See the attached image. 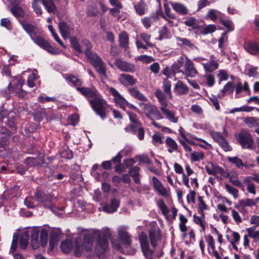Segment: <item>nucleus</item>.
Segmentation results:
<instances>
[{"instance_id":"nucleus-58","label":"nucleus","mask_w":259,"mask_h":259,"mask_svg":"<svg viewBox=\"0 0 259 259\" xmlns=\"http://www.w3.org/2000/svg\"><path fill=\"white\" fill-rule=\"evenodd\" d=\"M255 229L254 227L252 226L246 229L249 237L253 239L258 238L259 236V231H254Z\"/></svg>"},{"instance_id":"nucleus-24","label":"nucleus","mask_w":259,"mask_h":259,"mask_svg":"<svg viewBox=\"0 0 259 259\" xmlns=\"http://www.w3.org/2000/svg\"><path fill=\"white\" fill-rule=\"evenodd\" d=\"M119 44L121 47L127 49L129 47V36L125 31L120 32L118 35Z\"/></svg>"},{"instance_id":"nucleus-10","label":"nucleus","mask_w":259,"mask_h":259,"mask_svg":"<svg viewBox=\"0 0 259 259\" xmlns=\"http://www.w3.org/2000/svg\"><path fill=\"white\" fill-rule=\"evenodd\" d=\"M127 229L128 228L125 226H121L117 229L119 240L121 243L126 246H129L132 242L131 235L127 232Z\"/></svg>"},{"instance_id":"nucleus-57","label":"nucleus","mask_w":259,"mask_h":259,"mask_svg":"<svg viewBox=\"0 0 259 259\" xmlns=\"http://www.w3.org/2000/svg\"><path fill=\"white\" fill-rule=\"evenodd\" d=\"M227 29V32L232 31L234 29V26L233 22L230 20H224L221 19L220 22Z\"/></svg>"},{"instance_id":"nucleus-44","label":"nucleus","mask_w":259,"mask_h":259,"mask_svg":"<svg viewBox=\"0 0 259 259\" xmlns=\"http://www.w3.org/2000/svg\"><path fill=\"white\" fill-rule=\"evenodd\" d=\"M227 159L229 162L235 164L237 168L239 169L243 168V162L242 160L238 157H228Z\"/></svg>"},{"instance_id":"nucleus-1","label":"nucleus","mask_w":259,"mask_h":259,"mask_svg":"<svg viewBox=\"0 0 259 259\" xmlns=\"http://www.w3.org/2000/svg\"><path fill=\"white\" fill-rule=\"evenodd\" d=\"M70 42L72 47L78 53H80L84 51L88 61L100 74L101 78H106L107 77L106 64L97 54L91 51L92 46L88 40H83L81 46L79 45L75 37H72L70 39Z\"/></svg>"},{"instance_id":"nucleus-63","label":"nucleus","mask_w":259,"mask_h":259,"mask_svg":"<svg viewBox=\"0 0 259 259\" xmlns=\"http://www.w3.org/2000/svg\"><path fill=\"white\" fill-rule=\"evenodd\" d=\"M128 114L130 120L132 123V124L134 125L136 127H138L140 124V122L137 118V115L132 112H129Z\"/></svg>"},{"instance_id":"nucleus-23","label":"nucleus","mask_w":259,"mask_h":259,"mask_svg":"<svg viewBox=\"0 0 259 259\" xmlns=\"http://www.w3.org/2000/svg\"><path fill=\"white\" fill-rule=\"evenodd\" d=\"M119 206V201L116 199H112L111 200L110 204L105 205L103 209L105 212L113 213L115 212Z\"/></svg>"},{"instance_id":"nucleus-34","label":"nucleus","mask_w":259,"mask_h":259,"mask_svg":"<svg viewBox=\"0 0 259 259\" xmlns=\"http://www.w3.org/2000/svg\"><path fill=\"white\" fill-rule=\"evenodd\" d=\"M46 10L49 13H54L56 10V6L53 0H41Z\"/></svg>"},{"instance_id":"nucleus-46","label":"nucleus","mask_w":259,"mask_h":259,"mask_svg":"<svg viewBox=\"0 0 259 259\" xmlns=\"http://www.w3.org/2000/svg\"><path fill=\"white\" fill-rule=\"evenodd\" d=\"M139 240L140 243L141 248L149 246L148 237L146 233L141 232L139 236Z\"/></svg>"},{"instance_id":"nucleus-19","label":"nucleus","mask_w":259,"mask_h":259,"mask_svg":"<svg viewBox=\"0 0 259 259\" xmlns=\"http://www.w3.org/2000/svg\"><path fill=\"white\" fill-rule=\"evenodd\" d=\"M174 169L176 173L182 175V182L184 185L188 188H190V185L189 184V178H187L186 174L184 172V169L182 166L178 163L174 164Z\"/></svg>"},{"instance_id":"nucleus-64","label":"nucleus","mask_w":259,"mask_h":259,"mask_svg":"<svg viewBox=\"0 0 259 259\" xmlns=\"http://www.w3.org/2000/svg\"><path fill=\"white\" fill-rule=\"evenodd\" d=\"M217 77L219 80V83L223 80H226L228 79V74L227 71L225 70H220L218 71Z\"/></svg>"},{"instance_id":"nucleus-25","label":"nucleus","mask_w":259,"mask_h":259,"mask_svg":"<svg viewBox=\"0 0 259 259\" xmlns=\"http://www.w3.org/2000/svg\"><path fill=\"white\" fill-rule=\"evenodd\" d=\"M175 93L179 95H186L189 92L188 88L181 81H178L174 89Z\"/></svg>"},{"instance_id":"nucleus-55","label":"nucleus","mask_w":259,"mask_h":259,"mask_svg":"<svg viewBox=\"0 0 259 259\" xmlns=\"http://www.w3.org/2000/svg\"><path fill=\"white\" fill-rule=\"evenodd\" d=\"M216 30V26L215 25L210 24L205 26L201 30V34L206 35L208 33H211Z\"/></svg>"},{"instance_id":"nucleus-31","label":"nucleus","mask_w":259,"mask_h":259,"mask_svg":"<svg viewBox=\"0 0 259 259\" xmlns=\"http://www.w3.org/2000/svg\"><path fill=\"white\" fill-rule=\"evenodd\" d=\"M227 32H224L221 36L218 39V47L221 49V55L223 56L225 55L223 47L228 44V37L227 36Z\"/></svg>"},{"instance_id":"nucleus-56","label":"nucleus","mask_w":259,"mask_h":259,"mask_svg":"<svg viewBox=\"0 0 259 259\" xmlns=\"http://www.w3.org/2000/svg\"><path fill=\"white\" fill-rule=\"evenodd\" d=\"M136 60L145 64H149L154 61L153 57L146 55H141L137 57Z\"/></svg>"},{"instance_id":"nucleus-49","label":"nucleus","mask_w":259,"mask_h":259,"mask_svg":"<svg viewBox=\"0 0 259 259\" xmlns=\"http://www.w3.org/2000/svg\"><path fill=\"white\" fill-rule=\"evenodd\" d=\"M193 218L195 223L200 226L202 231H204L205 229L204 220L205 214H204L203 215H201L200 217L196 216L195 214H194Z\"/></svg>"},{"instance_id":"nucleus-17","label":"nucleus","mask_w":259,"mask_h":259,"mask_svg":"<svg viewBox=\"0 0 259 259\" xmlns=\"http://www.w3.org/2000/svg\"><path fill=\"white\" fill-rule=\"evenodd\" d=\"M185 58L186 60L184 65L185 73L187 76L194 77L197 73V70L194 67V64L193 61L187 56L185 57Z\"/></svg>"},{"instance_id":"nucleus-15","label":"nucleus","mask_w":259,"mask_h":259,"mask_svg":"<svg viewBox=\"0 0 259 259\" xmlns=\"http://www.w3.org/2000/svg\"><path fill=\"white\" fill-rule=\"evenodd\" d=\"M149 237L152 246L156 247L159 241L161 239V235L159 229H151L149 231Z\"/></svg>"},{"instance_id":"nucleus-21","label":"nucleus","mask_w":259,"mask_h":259,"mask_svg":"<svg viewBox=\"0 0 259 259\" xmlns=\"http://www.w3.org/2000/svg\"><path fill=\"white\" fill-rule=\"evenodd\" d=\"M176 40L179 42V45L186 50L196 49V46L190 40L186 38H182L179 36L176 37Z\"/></svg>"},{"instance_id":"nucleus-38","label":"nucleus","mask_w":259,"mask_h":259,"mask_svg":"<svg viewBox=\"0 0 259 259\" xmlns=\"http://www.w3.org/2000/svg\"><path fill=\"white\" fill-rule=\"evenodd\" d=\"M61 248L63 252L68 253L71 251L73 248V243L71 240L66 239L62 242Z\"/></svg>"},{"instance_id":"nucleus-47","label":"nucleus","mask_w":259,"mask_h":259,"mask_svg":"<svg viewBox=\"0 0 259 259\" xmlns=\"http://www.w3.org/2000/svg\"><path fill=\"white\" fill-rule=\"evenodd\" d=\"M135 9L139 15H142L145 14L147 9V5L144 2L141 1L138 4L135 6Z\"/></svg>"},{"instance_id":"nucleus-13","label":"nucleus","mask_w":259,"mask_h":259,"mask_svg":"<svg viewBox=\"0 0 259 259\" xmlns=\"http://www.w3.org/2000/svg\"><path fill=\"white\" fill-rule=\"evenodd\" d=\"M76 90L88 100H91V98L92 99H94L100 94L97 90L95 88L77 87Z\"/></svg>"},{"instance_id":"nucleus-18","label":"nucleus","mask_w":259,"mask_h":259,"mask_svg":"<svg viewBox=\"0 0 259 259\" xmlns=\"http://www.w3.org/2000/svg\"><path fill=\"white\" fill-rule=\"evenodd\" d=\"M227 178L233 186L242 189L244 188L243 183L239 180V174L236 171L229 172Z\"/></svg>"},{"instance_id":"nucleus-5","label":"nucleus","mask_w":259,"mask_h":259,"mask_svg":"<svg viewBox=\"0 0 259 259\" xmlns=\"http://www.w3.org/2000/svg\"><path fill=\"white\" fill-rule=\"evenodd\" d=\"M31 39L35 44L46 50L49 53L54 55L59 54V50L58 49L51 46L50 43L45 38L39 36V34L36 35Z\"/></svg>"},{"instance_id":"nucleus-61","label":"nucleus","mask_w":259,"mask_h":259,"mask_svg":"<svg viewBox=\"0 0 259 259\" xmlns=\"http://www.w3.org/2000/svg\"><path fill=\"white\" fill-rule=\"evenodd\" d=\"M168 38V31L166 26L161 27L159 30V40H162Z\"/></svg>"},{"instance_id":"nucleus-6","label":"nucleus","mask_w":259,"mask_h":259,"mask_svg":"<svg viewBox=\"0 0 259 259\" xmlns=\"http://www.w3.org/2000/svg\"><path fill=\"white\" fill-rule=\"evenodd\" d=\"M35 197L37 201L43 203L45 207L51 210L53 209L52 201L53 197L51 195L37 191L35 193Z\"/></svg>"},{"instance_id":"nucleus-36","label":"nucleus","mask_w":259,"mask_h":259,"mask_svg":"<svg viewBox=\"0 0 259 259\" xmlns=\"http://www.w3.org/2000/svg\"><path fill=\"white\" fill-rule=\"evenodd\" d=\"M219 167V166L214 165L213 163H210L205 166V170L209 175H213L216 178H218V172Z\"/></svg>"},{"instance_id":"nucleus-52","label":"nucleus","mask_w":259,"mask_h":259,"mask_svg":"<svg viewBox=\"0 0 259 259\" xmlns=\"http://www.w3.org/2000/svg\"><path fill=\"white\" fill-rule=\"evenodd\" d=\"M65 78L75 86L80 85L82 83V81L80 79L73 75H68L66 76Z\"/></svg>"},{"instance_id":"nucleus-3","label":"nucleus","mask_w":259,"mask_h":259,"mask_svg":"<svg viewBox=\"0 0 259 259\" xmlns=\"http://www.w3.org/2000/svg\"><path fill=\"white\" fill-rule=\"evenodd\" d=\"M91 107L102 119L106 117V101L99 94L94 99L89 100Z\"/></svg>"},{"instance_id":"nucleus-29","label":"nucleus","mask_w":259,"mask_h":259,"mask_svg":"<svg viewBox=\"0 0 259 259\" xmlns=\"http://www.w3.org/2000/svg\"><path fill=\"white\" fill-rule=\"evenodd\" d=\"M59 28L62 37L64 38H67L71 33L72 29L64 22H59Z\"/></svg>"},{"instance_id":"nucleus-51","label":"nucleus","mask_w":259,"mask_h":259,"mask_svg":"<svg viewBox=\"0 0 259 259\" xmlns=\"http://www.w3.org/2000/svg\"><path fill=\"white\" fill-rule=\"evenodd\" d=\"M84 247L85 250H90L93 246V240L90 235H84Z\"/></svg>"},{"instance_id":"nucleus-62","label":"nucleus","mask_w":259,"mask_h":259,"mask_svg":"<svg viewBox=\"0 0 259 259\" xmlns=\"http://www.w3.org/2000/svg\"><path fill=\"white\" fill-rule=\"evenodd\" d=\"M140 36L147 46L150 47H154V45L150 41V39L151 38L150 35L146 33H140Z\"/></svg>"},{"instance_id":"nucleus-43","label":"nucleus","mask_w":259,"mask_h":259,"mask_svg":"<svg viewBox=\"0 0 259 259\" xmlns=\"http://www.w3.org/2000/svg\"><path fill=\"white\" fill-rule=\"evenodd\" d=\"M190 159L192 161H199L204 159V154L202 151H193L190 153Z\"/></svg>"},{"instance_id":"nucleus-20","label":"nucleus","mask_w":259,"mask_h":259,"mask_svg":"<svg viewBox=\"0 0 259 259\" xmlns=\"http://www.w3.org/2000/svg\"><path fill=\"white\" fill-rule=\"evenodd\" d=\"M118 80L124 86L133 85L136 82L134 77L128 74H121L118 78Z\"/></svg>"},{"instance_id":"nucleus-54","label":"nucleus","mask_w":259,"mask_h":259,"mask_svg":"<svg viewBox=\"0 0 259 259\" xmlns=\"http://www.w3.org/2000/svg\"><path fill=\"white\" fill-rule=\"evenodd\" d=\"M48 238V231L45 229H41L40 233V243L42 246H45L47 245Z\"/></svg>"},{"instance_id":"nucleus-26","label":"nucleus","mask_w":259,"mask_h":259,"mask_svg":"<svg viewBox=\"0 0 259 259\" xmlns=\"http://www.w3.org/2000/svg\"><path fill=\"white\" fill-rule=\"evenodd\" d=\"M234 88L233 82H228L221 90L220 94L218 95L219 97L222 98L226 95L232 94L234 90Z\"/></svg>"},{"instance_id":"nucleus-30","label":"nucleus","mask_w":259,"mask_h":259,"mask_svg":"<svg viewBox=\"0 0 259 259\" xmlns=\"http://www.w3.org/2000/svg\"><path fill=\"white\" fill-rule=\"evenodd\" d=\"M128 92L131 96L139 100L142 101H147V98L139 90L135 88L128 89Z\"/></svg>"},{"instance_id":"nucleus-48","label":"nucleus","mask_w":259,"mask_h":259,"mask_svg":"<svg viewBox=\"0 0 259 259\" xmlns=\"http://www.w3.org/2000/svg\"><path fill=\"white\" fill-rule=\"evenodd\" d=\"M11 12L16 17H23L25 15L24 10L19 6H14L11 9Z\"/></svg>"},{"instance_id":"nucleus-22","label":"nucleus","mask_w":259,"mask_h":259,"mask_svg":"<svg viewBox=\"0 0 259 259\" xmlns=\"http://www.w3.org/2000/svg\"><path fill=\"white\" fill-rule=\"evenodd\" d=\"M244 48L246 52L251 55H255L259 53V46L253 41H248L245 42Z\"/></svg>"},{"instance_id":"nucleus-32","label":"nucleus","mask_w":259,"mask_h":259,"mask_svg":"<svg viewBox=\"0 0 259 259\" xmlns=\"http://www.w3.org/2000/svg\"><path fill=\"white\" fill-rule=\"evenodd\" d=\"M223 14L220 12L213 9L210 10L207 14V16L214 22H215L217 19L221 22V19H223Z\"/></svg>"},{"instance_id":"nucleus-45","label":"nucleus","mask_w":259,"mask_h":259,"mask_svg":"<svg viewBox=\"0 0 259 259\" xmlns=\"http://www.w3.org/2000/svg\"><path fill=\"white\" fill-rule=\"evenodd\" d=\"M224 186L227 191L232 195L234 198L237 199L238 197L239 191L238 189L229 184H225Z\"/></svg>"},{"instance_id":"nucleus-12","label":"nucleus","mask_w":259,"mask_h":259,"mask_svg":"<svg viewBox=\"0 0 259 259\" xmlns=\"http://www.w3.org/2000/svg\"><path fill=\"white\" fill-rule=\"evenodd\" d=\"M114 64L119 69L122 71L133 73L136 70V67L134 64L122 61L120 59H116Z\"/></svg>"},{"instance_id":"nucleus-11","label":"nucleus","mask_w":259,"mask_h":259,"mask_svg":"<svg viewBox=\"0 0 259 259\" xmlns=\"http://www.w3.org/2000/svg\"><path fill=\"white\" fill-rule=\"evenodd\" d=\"M20 23L23 28L28 34L31 38L36 35L40 34V30L36 26L25 20L20 21Z\"/></svg>"},{"instance_id":"nucleus-41","label":"nucleus","mask_w":259,"mask_h":259,"mask_svg":"<svg viewBox=\"0 0 259 259\" xmlns=\"http://www.w3.org/2000/svg\"><path fill=\"white\" fill-rule=\"evenodd\" d=\"M155 96L158 99L159 103L161 104V107H167V104L166 101V96L160 90H157L155 92Z\"/></svg>"},{"instance_id":"nucleus-33","label":"nucleus","mask_w":259,"mask_h":259,"mask_svg":"<svg viewBox=\"0 0 259 259\" xmlns=\"http://www.w3.org/2000/svg\"><path fill=\"white\" fill-rule=\"evenodd\" d=\"M165 144L166 146L168 147L167 151L170 153L178 149V146L175 140L169 137L166 138L165 140Z\"/></svg>"},{"instance_id":"nucleus-39","label":"nucleus","mask_w":259,"mask_h":259,"mask_svg":"<svg viewBox=\"0 0 259 259\" xmlns=\"http://www.w3.org/2000/svg\"><path fill=\"white\" fill-rule=\"evenodd\" d=\"M139 170L140 168L137 166L132 167L130 170V174L136 184L140 183Z\"/></svg>"},{"instance_id":"nucleus-42","label":"nucleus","mask_w":259,"mask_h":259,"mask_svg":"<svg viewBox=\"0 0 259 259\" xmlns=\"http://www.w3.org/2000/svg\"><path fill=\"white\" fill-rule=\"evenodd\" d=\"M163 88L166 96L168 99L172 98L171 93V83L168 79H164L163 81Z\"/></svg>"},{"instance_id":"nucleus-50","label":"nucleus","mask_w":259,"mask_h":259,"mask_svg":"<svg viewBox=\"0 0 259 259\" xmlns=\"http://www.w3.org/2000/svg\"><path fill=\"white\" fill-rule=\"evenodd\" d=\"M29 235L27 233H24L21 237L19 244L21 248L23 249L26 248L28 244Z\"/></svg>"},{"instance_id":"nucleus-35","label":"nucleus","mask_w":259,"mask_h":259,"mask_svg":"<svg viewBox=\"0 0 259 259\" xmlns=\"http://www.w3.org/2000/svg\"><path fill=\"white\" fill-rule=\"evenodd\" d=\"M244 122L250 128L259 127V119L256 117H246L244 119Z\"/></svg>"},{"instance_id":"nucleus-59","label":"nucleus","mask_w":259,"mask_h":259,"mask_svg":"<svg viewBox=\"0 0 259 259\" xmlns=\"http://www.w3.org/2000/svg\"><path fill=\"white\" fill-rule=\"evenodd\" d=\"M157 206L161 210L163 215H166L167 214L169 211L166 205L162 199H160L158 201Z\"/></svg>"},{"instance_id":"nucleus-28","label":"nucleus","mask_w":259,"mask_h":259,"mask_svg":"<svg viewBox=\"0 0 259 259\" xmlns=\"http://www.w3.org/2000/svg\"><path fill=\"white\" fill-rule=\"evenodd\" d=\"M259 203V197L255 199L246 198L240 200L238 204L245 207L256 206Z\"/></svg>"},{"instance_id":"nucleus-53","label":"nucleus","mask_w":259,"mask_h":259,"mask_svg":"<svg viewBox=\"0 0 259 259\" xmlns=\"http://www.w3.org/2000/svg\"><path fill=\"white\" fill-rule=\"evenodd\" d=\"M184 63V56H181L173 64V69L178 72H180V69L183 66Z\"/></svg>"},{"instance_id":"nucleus-37","label":"nucleus","mask_w":259,"mask_h":259,"mask_svg":"<svg viewBox=\"0 0 259 259\" xmlns=\"http://www.w3.org/2000/svg\"><path fill=\"white\" fill-rule=\"evenodd\" d=\"M197 205L198 212L200 215H203L204 214V211L209 209V207L206 205L205 201L203 200V197L201 196H198Z\"/></svg>"},{"instance_id":"nucleus-2","label":"nucleus","mask_w":259,"mask_h":259,"mask_svg":"<svg viewBox=\"0 0 259 259\" xmlns=\"http://www.w3.org/2000/svg\"><path fill=\"white\" fill-rule=\"evenodd\" d=\"M111 234L108 228H104L101 232L98 233L95 246V252L98 255L105 253L108 247V239Z\"/></svg>"},{"instance_id":"nucleus-60","label":"nucleus","mask_w":259,"mask_h":259,"mask_svg":"<svg viewBox=\"0 0 259 259\" xmlns=\"http://www.w3.org/2000/svg\"><path fill=\"white\" fill-rule=\"evenodd\" d=\"M99 13L98 6L91 5L88 7V15L90 16H96Z\"/></svg>"},{"instance_id":"nucleus-4","label":"nucleus","mask_w":259,"mask_h":259,"mask_svg":"<svg viewBox=\"0 0 259 259\" xmlns=\"http://www.w3.org/2000/svg\"><path fill=\"white\" fill-rule=\"evenodd\" d=\"M237 141L245 149H254L253 140L250 134L247 131L242 130L235 135Z\"/></svg>"},{"instance_id":"nucleus-9","label":"nucleus","mask_w":259,"mask_h":259,"mask_svg":"<svg viewBox=\"0 0 259 259\" xmlns=\"http://www.w3.org/2000/svg\"><path fill=\"white\" fill-rule=\"evenodd\" d=\"M143 105L144 106L145 111L149 118L151 120H153V118L156 120H160L163 118L162 115L155 106L146 104H143Z\"/></svg>"},{"instance_id":"nucleus-27","label":"nucleus","mask_w":259,"mask_h":259,"mask_svg":"<svg viewBox=\"0 0 259 259\" xmlns=\"http://www.w3.org/2000/svg\"><path fill=\"white\" fill-rule=\"evenodd\" d=\"M160 109L169 121L175 123L178 122V117L176 116L175 114L168 110L167 107H160Z\"/></svg>"},{"instance_id":"nucleus-8","label":"nucleus","mask_w":259,"mask_h":259,"mask_svg":"<svg viewBox=\"0 0 259 259\" xmlns=\"http://www.w3.org/2000/svg\"><path fill=\"white\" fill-rule=\"evenodd\" d=\"M107 90L113 96V100L115 104L125 110L126 104H127V101L125 99L115 88L110 87H108Z\"/></svg>"},{"instance_id":"nucleus-14","label":"nucleus","mask_w":259,"mask_h":259,"mask_svg":"<svg viewBox=\"0 0 259 259\" xmlns=\"http://www.w3.org/2000/svg\"><path fill=\"white\" fill-rule=\"evenodd\" d=\"M255 181V173L252 176H246L243 180V185L246 187L247 191L253 195L256 194L255 186L253 183Z\"/></svg>"},{"instance_id":"nucleus-16","label":"nucleus","mask_w":259,"mask_h":259,"mask_svg":"<svg viewBox=\"0 0 259 259\" xmlns=\"http://www.w3.org/2000/svg\"><path fill=\"white\" fill-rule=\"evenodd\" d=\"M204 70L206 72H211L217 70L219 66L218 61L213 55L210 56V60L206 63L202 64Z\"/></svg>"},{"instance_id":"nucleus-7","label":"nucleus","mask_w":259,"mask_h":259,"mask_svg":"<svg viewBox=\"0 0 259 259\" xmlns=\"http://www.w3.org/2000/svg\"><path fill=\"white\" fill-rule=\"evenodd\" d=\"M213 139L219 145V146L226 152L232 150V147L229 146L227 140L219 132H213L210 133Z\"/></svg>"},{"instance_id":"nucleus-40","label":"nucleus","mask_w":259,"mask_h":259,"mask_svg":"<svg viewBox=\"0 0 259 259\" xmlns=\"http://www.w3.org/2000/svg\"><path fill=\"white\" fill-rule=\"evenodd\" d=\"M173 9L181 15H185L187 13V9L184 5L179 3H171Z\"/></svg>"}]
</instances>
